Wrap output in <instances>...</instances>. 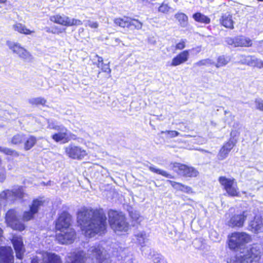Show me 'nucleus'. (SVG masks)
Instances as JSON below:
<instances>
[{"label": "nucleus", "instance_id": "obj_59", "mask_svg": "<svg viewBox=\"0 0 263 263\" xmlns=\"http://www.w3.org/2000/svg\"><path fill=\"white\" fill-rule=\"evenodd\" d=\"M201 151L203 152H204V153H211V152H209V151H208L206 150H204V149H202Z\"/></svg>", "mask_w": 263, "mask_h": 263}, {"label": "nucleus", "instance_id": "obj_17", "mask_svg": "<svg viewBox=\"0 0 263 263\" xmlns=\"http://www.w3.org/2000/svg\"><path fill=\"white\" fill-rule=\"evenodd\" d=\"M71 220V216L68 213L62 212L56 221V229L59 230L70 228Z\"/></svg>", "mask_w": 263, "mask_h": 263}, {"label": "nucleus", "instance_id": "obj_34", "mask_svg": "<svg viewBox=\"0 0 263 263\" xmlns=\"http://www.w3.org/2000/svg\"><path fill=\"white\" fill-rule=\"evenodd\" d=\"M129 215L132 219V224L133 226H135L136 224L140 223L143 219L142 217L140 215L139 213L136 211L130 212Z\"/></svg>", "mask_w": 263, "mask_h": 263}, {"label": "nucleus", "instance_id": "obj_31", "mask_svg": "<svg viewBox=\"0 0 263 263\" xmlns=\"http://www.w3.org/2000/svg\"><path fill=\"white\" fill-rule=\"evenodd\" d=\"M230 60L231 58L229 56L224 55H220L217 58V63H215L214 65H215L217 68H219L226 66L230 62Z\"/></svg>", "mask_w": 263, "mask_h": 263}, {"label": "nucleus", "instance_id": "obj_61", "mask_svg": "<svg viewBox=\"0 0 263 263\" xmlns=\"http://www.w3.org/2000/svg\"><path fill=\"white\" fill-rule=\"evenodd\" d=\"M228 112H229V111H227V110H225V111H224V114H228Z\"/></svg>", "mask_w": 263, "mask_h": 263}, {"label": "nucleus", "instance_id": "obj_19", "mask_svg": "<svg viewBox=\"0 0 263 263\" xmlns=\"http://www.w3.org/2000/svg\"><path fill=\"white\" fill-rule=\"evenodd\" d=\"M7 45L9 47L13 53L17 54L22 59H26L29 56V52L23 47L21 46L20 44L11 41H7Z\"/></svg>", "mask_w": 263, "mask_h": 263}, {"label": "nucleus", "instance_id": "obj_37", "mask_svg": "<svg viewBox=\"0 0 263 263\" xmlns=\"http://www.w3.org/2000/svg\"><path fill=\"white\" fill-rule=\"evenodd\" d=\"M114 23L123 28L129 27V17L117 18L114 21Z\"/></svg>", "mask_w": 263, "mask_h": 263}, {"label": "nucleus", "instance_id": "obj_2", "mask_svg": "<svg viewBox=\"0 0 263 263\" xmlns=\"http://www.w3.org/2000/svg\"><path fill=\"white\" fill-rule=\"evenodd\" d=\"M261 247L255 244L250 249H245L241 253L231 257L227 263H259Z\"/></svg>", "mask_w": 263, "mask_h": 263}, {"label": "nucleus", "instance_id": "obj_39", "mask_svg": "<svg viewBox=\"0 0 263 263\" xmlns=\"http://www.w3.org/2000/svg\"><path fill=\"white\" fill-rule=\"evenodd\" d=\"M29 103L31 105H44L46 103L47 101L44 98L37 97L31 98L28 101Z\"/></svg>", "mask_w": 263, "mask_h": 263}, {"label": "nucleus", "instance_id": "obj_49", "mask_svg": "<svg viewBox=\"0 0 263 263\" xmlns=\"http://www.w3.org/2000/svg\"><path fill=\"white\" fill-rule=\"evenodd\" d=\"M170 9V7L167 4H162L159 7V11L163 13H166Z\"/></svg>", "mask_w": 263, "mask_h": 263}, {"label": "nucleus", "instance_id": "obj_44", "mask_svg": "<svg viewBox=\"0 0 263 263\" xmlns=\"http://www.w3.org/2000/svg\"><path fill=\"white\" fill-rule=\"evenodd\" d=\"M81 25H82V22L81 20L75 18L71 19L68 17V26H71L73 25L80 26Z\"/></svg>", "mask_w": 263, "mask_h": 263}, {"label": "nucleus", "instance_id": "obj_8", "mask_svg": "<svg viewBox=\"0 0 263 263\" xmlns=\"http://www.w3.org/2000/svg\"><path fill=\"white\" fill-rule=\"evenodd\" d=\"M173 168L179 175L186 177H195L199 174L195 168L179 163H174Z\"/></svg>", "mask_w": 263, "mask_h": 263}, {"label": "nucleus", "instance_id": "obj_9", "mask_svg": "<svg viewBox=\"0 0 263 263\" xmlns=\"http://www.w3.org/2000/svg\"><path fill=\"white\" fill-rule=\"evenodd\" d=\"M60 232L57 234V239L63 245L72 243L76 238V232L73 229L69 228L59 230Z\"/></svg>", "mask_w": 263, "mask_h": 263}, {"label": "nucleus", "instance_id": "obj_14", "mask_svg": "<svg viewBox=\"0 0 263 263\" xmlns=\"http://www.w3.org/2000/svg\"><path fill=\"white\" fill-rule=\"evenodd\" d=\"M43 204V202L39 199L33 200L31 205L30 206V210L24 212L23 219L25 221H28L32 219L34 215L36 214L39 208Z\"/></svg>", "mask_w": 263, "mask_h": 263}, {"label": "nucleus", "instance_id": "obj_40", "mask_svg": "<svg viewBox=\"0 0 263 263\" xmlns=\"http://www.w3.org/2000/svg\"><path fill=\"white\" fill-rule=\"evenodd\" d=\"M250 55H246L243 54H238L236 56V59L238 62L241 64H245L248 65Z\"/></svg>", "mask_w": 263, "mask_h": 263}, {"label": "nucleus", "instance_id": "obj_21", "mask_svg": "<svg viewBox=\"0 0 263 263\" xmlns=\"http://www.w3.org/2000/svg\"><path fill=\"white\" fill-rule=\"evenodd\" d=\"M14 257L13 251L10 247L0 248V261L1 263H13Z\"/></svg>", "mask_w": 263, "mask_h": 263}, {"label": "nucleus", "instance_id": "obj_18", "mask_svg": "<svg viewBox=\"0 0 263 263\" xmlns=\"http://www.w3.org/2000/svg\"><path fill=\"white\" fill-rule=\"evenodd\" d=\"M142 252L145 257L152 259L154 263H165V260L163 256L152 250L149 247L143 248Z\"/></svg>", "mask_w": 263, "mask_h": 263}, {"label": "nucleus", "instance_id": "obj_7", "mask_svg": "<svg viewBox=\"0 0 263 263\" xmlns=\"http://www.w3.org/2000/svg\"><path fill=\"white\" fill-rule=\"evenodd\" d=\"M6 221L12 229L22 231L25 229V224L21 220V216L14 210H9L6 214Z\"/></svg>", "mask_w": 263, "mask_h": 263}, {"label": "nucleus", "instance_id": "obj_11", "mask_svg": "<svg viewBox=\"0 0 263 263\" xmlns=\"http://www.w3.org/2000/svg\"><path fill=\"white\" fill-rule=\"evenodd\" d=\"M24 195L23 188L21 186L14 188L12 190L3 191L0 194V204H2V200H13L17 198L22 199L23 198Z\"/></svg>", "mask_w": 263, "mask_h": 263}, {"label": "nucleus", "instance_id": "obj_36", "mask_svg": "<svg viewBox=\"0 0 263 263\" xmlns=\"http://www.w3.org/2000/svg\"><path fill=\"white\" fill-rule=\"evenodd\" d=\"M175 18L179 21L180 25L182 27H185L187 25V16L183 13H178L175 15Z\"/></svg>", "mask_w": 263, "mask_h": 263}, {"label": "nucleus", "instance_id": "obj_28", "mask_svg": "<svg viewBox=\"0 0 263 263\" xmlns=\"http://www.w3.org/2000/svg\"><path fill=\"white\" fill-rule=\"evenodd\" d=\"M37 140V138L32 135L25 136L24 140V149L26 151L30 149L36 144Z\"/></svg>", "mask_w": 263, "mask_h": 263}, {"label": "nucleus", "instance_id": "obj_27", "mask_svg": "<svg viewBox=\"0 0 263 263\" xmlns=\"http://www.w3.org/2000/svg\"><path fill=\"white\" fill-rule=\"evenodd\" d=\"M50 20L54 23L64 26H68V16L64 14H57L50 17Z\"/></svg>", "mask_w": 263, "mask_h": 263}, {"label": "nucleus", "instance_id": "obj_20", "mask_svg": "<svg viewBox=\"0 0 263 263\" xmlns=\"http://www.w3.org/2000/svg\"><path fill=\"white\" fill-rule=\"evenodd\" d=\"M17 258L22 259L25 252L23 239L21 237L14 236L11 240Z\"/></svg>", "mask_w": 263, "mask_h": 263}, {"label": "nucleus", "instance_id": "obj_50", "mask_svg": "<svg viewBox=\"0 0 263 263\" xmlns=\"http://www.w3.org/2000/svg\"><path fill=\"white\" fill-rule=\"evenodd\" d=\"M169 182L174 189L180 191L182 184L171 180H169Z\"/></svg>", "mask_w": 263, "mask_h": 263}, {"label": "nucleus", "instance_id": "obj_58", "mask_svg": "<svg viewBox=\"0 0 263 263\" xmlns=\"http://www.w3.org/2000/svg\"><path fill=\"white\" fill-rule=\"evenodd\" d=\"M196 49H197V51L198 52H200L201 50V48L200 47H198Z\"/></svg>", "mask_w": 263, "mask_h": 263}, {"label": "nucleus", "instance_id": "obj_54", "mask_svg": "<svg viewBox=\"0 0 263 263\" xmlns=\"http://www.w3.org/2000/svg\"><path fill=\"white\" fill-rule=\"evenodd\" d=\"M180 191L186 193H190L192 192V188L189 186L182 184Z\"/></svg>", "mask_w": 263, "mask_h": 263}, {"label": "nucleus", "instance_id": "obj_13", "mask_svg": "<svg viewBox=\"0 0 263 263\" xmlns=\"http://www.w3.org/2000/svg\"><path fill=\"white\" fill-rule=\"evenodd\" d=\"M66 154L71 158L82 159L87 155L86 152L81 147L70 144L65 148Z\"/></svg>", "mask_w": 263, "mask_h": 263}, {"label": "nucleus", "instance_id": "obj_29", "mask_svg": "<svg viewBox=\"0 0 263 263\" xmlns=\"http://www.w3.org/2000/svg\"><path fill=\"white\" fill-rule=\"evenodd\" d=\"M137 240L139 244L141 246V250L144 248L148 247L145 245V243L147 241L148 235L144 231H141L135 234Z\"/></svg>", "mask_w": 263, "mask_h": 263}, {"label": "nucleus", "instance_id": "obj_25", "mask_svg": "<svg viewBox=\"0 0 263 263\" xmlns=\"http://www.w3.org/2000/svg\"><path fill=\"white\" fill-rule=\"evenodd\" d=\"M43 263H62L60 256L54 253L45 252L42 254Z\"/></svg>", "mask_w": 263, "mask_h": 263}, {"label": "nucleus", "instance_id": "obj_47", "mask_svg": "<svg viewBox=\"0 0 263 263\" xmlns=\"http://www.w3.org/2000/svg\"><path fill=\"white\" fill-rule=\"evenodd\" d=\"M162 134H165L169 138H173L179 135V133L175 130H166L161 132Z\"/></svg>", "mask_w": 263, "mask_h": 263}, {"label": "nucleus", "instance_id": "obj_46", "mask_svg": "<svg viewBox=\"0 0 263 263\" xmlns=\"http://www.w3.org/2000/svg\"><path fill=\"white\" fill-rule=\"evenodd\" d=\"M186 40L181 39L179 43L176 44L175 49L176 50H182L185 47Z\"/></svg>", "mask_w": 263, "mask_h": 263}, {"label": "nucleus", "instance_id": "obj_24", "mask_svg": "<svg viewBox=\"0 0 263 263\" xmlns=\"http://www.w3.org/2000/svg\"><path fill=\"white\" fill-rule=\"evenodd\" d=\"M189 55V50H188L181 52L173 58L171 65L172 66H177L185 63L188 60Z\"/></svg>", "mask_w": 263, "mask_h": 263}, {"label": "nucleus", "instance_id": "obj_48", "mask_svg": "<svg viewBox=\"0 0 263 263\" xmlns=\"http://www.w3.org/2000/svg\"><path fill=\"white\" fill-rule=\"evenodd\" d=\"M255 104L257 109L263 111V100L261 99H256Z\"/></svg>", "mask_w": 263, "mask_h": 263}, {"label": "nucleus", "instance_id": "obj_45", "mask_svg": "<svg viewBox=\"0 0 263 263\" xmlns=\"http://www.w3.org/2000/svg\"><path fill=\"white\" fill-rule=\"evenodd\" d=\"M0 152L8 155H14L16 152L10 148L0 146Z\"/></svg>", "mask_w": 263, "mask_h": 263}, {"label": "nucleus", "instance_id": "obj_63", "mask_svg": "<svg viewBox=\"0 0 263 263\" xmlns=\"http://www.w3.org/2000/svg\"><path fill=\"white\" fill-rule=\"evenodd\" d=\"M258 1L262 2L263 0H258Z\"/></svg>", "mask_w": 263, "mask_h": 263}, {"label": "nucleus", "instance_id": "obj_52", "mask_svg": "<svg viewBox=\"0 0 263 263\" xmlns=\"http://www.w3.org/2000/svg\"><path fill=\"white\" fill-rule=\"evenodd\" d=\"M101 70L102 71L107 72L108 73H110L111 72V70L109 68V65L108 64H103L101 65Z\"/></svg>", "mask_w": 263, "mask_h": 263}, {"label": "nucleus", "instance_id": "obj_5", "mask_svg": "<svg viewBox=\"0 0 263 263\" xmlns=\"http://www.w3.org/2000/svg\"><path fill=\"white\" fill-rule=\"evenodd\" d=\"M109 222L115 232H127L129 228L125 215L122 212L110 210L108 212Z\"/></svg>", "mask_w": 263, "mask_h": 263}, {"label": "nucleus", "instance_id": "obj_56", "mask_svg": "<svg viewBox=\"0 0 263 263\" xmlns=\"http://www.w3.org/2000/svg\"><path fill=\"white\" fill-rule=\"evenodd\" d=\"M96 57L97 59V62H98V63L97 64V67L99 68H100L101 65H103L104 64L103 63V59L102 57H99L98 55H96Z\"/></svg>", "mask_w": 263, "mask_h": 263}, {"label": "nucleus", "instance_id": "obj_60", "mask_svg": "<svg viewBox=\"0 0 263 263\" xmlns=\"http://www.w3.org/2000/svg\"><path fill=\"white\" fill-rule=\"evenodd\" d=\"M7 0H0V3H5Z\"/></svg>", "mask_w": 263, "mask_h": 263}, {"label": "nucleus", "instance_id": "obj_32", "mask_svg": "<svg viewBox=\"0 0 263 263\" xmlns=\"http://www.w3.org/2000/svg\"><path fill=\"white\" fill-rule=\"evenodd\" d=\"M193 17L196 22L205 24H209L211 21L209 17L200 12H197L194 14Z\"/></svg>", "mask_w": 263, "mask_h": 263}, {"label": "nucleus", "instance_id": "obj_16", "mask_svg": "<svg viewBox=\"0 0 263 263\" xmlns=\"http://www.w3.org/2000/svg\"><path fill=\"white\" fill-rule=\"evenodd\" d=\"M236 140L234 138H230L220 148L218 155L217 158L219 160H223L228 156L231 149L234 147Z\"/></svg>", "mask_w": 263, "mask_h": 263}, {"label": "nucleus", "instance_id": "obj_15", "mask_svg": "<svg viewBox=\"0 0 263 263\" xmlns=\"http://www.w3.org/2000/svg\"><path fill=\"white\" fill-rule=\"evenodd\" d=\"M219 181L224 186L227 193L231 196H236L238 195L237 189L234 186V179L227 178L226 177H220Z\"/></svg>", "mask_w": 263, "mask_h": 263}, {"label": "nucleus", "instance_id": "obj_33", "mask_svg": "<svg viewBox=\"0 0 263 263\" xmlns=\"http://www.w3.org/2000/svg\"><path fill=\"white\" fill-rule=\"evenodd\" d=\"M250 59L249 66L255 67L259 69L263 68V61L261 60L253 55H250Z\"/></svg>", "mask_w": 263, "mask_h": 263}, {"label": "nucleus", "instance_id": "obj_43", "mask_svg": "<svg viewBox=\"0 0 263 263\" xmlns=\"http://www.w3.org/2000/svg\"><path fill=\"white\" fill-rule=\"evenodd\" d=\"M81 25H82V22L81 20L75 18L71 19L68 17V26H71L73 25L80 26Z\"/></svg>", "mask_w": 263, "mask_h": 263}, {"label": "nucleus", "instance_id": "obj_3", "mask_svg": "<svg viewBox=\"0 0 263 263\" xmlns=\"http://www.w3.org/2000/svg\"><path fill=\"white\" fill-rule=\"evenodd\" d=\"M47 128L58 132L51 136L52 139L56 142L64 144L67 143L71 139L76 138L74 135L72 134L63 125H58L55 120H48Z\"/></svg>", "mask_w": 263, "mask_h": 263}, {"label": "nucleus", "instance_id": "obj_10", "mask_svg": "<svg viewBox=\"0 0 263 263\" xmlns=\"http://www.w3.org/2000/svg\"><path fill=\"white\" fill-rule=\"evenodd\" d=\"M225 42L229 45L237 47H251L252 45V41L249 37L243 35H238L234 37H227Z\"/></svg>", "mask_w": 263, "mask_h": 263}, {"label": "nucleus", "instance_id": "obj_57", "mask_svg": "<svg viewBox=\"0 0 263 263\" xmlns=\"http://www.w3.org/2000/svg\"><path fill=\"white\" fill-rule=\"evenodd\" d=\"M6 178V176L4 172H0V181L3 182Z\"/></svg>", "mask_w": 263, "mask_h": 263}, {"label": "nucleus", "instance_id": "obj_51", "mask_svg": "<svg viewBox=\"0 0 263 263\" xmlns=\"http://www.w3.org/2000/svg\"><path fill=\"white\" fill-rule=\"evenodd\" d=\"M86 25L90 27L91 28H97L99 26V24L97 22H93L91 21H88L86 23Z\"/></svg>", "mask_w": 263, "mask_h": 263}, {"label": "nucleus", "instance_id": "obj_62", "mask_svg": "<svg viewBox=\"0 0 263 263\" xmlns=\"http://www.w3.org/2000/svg\"><path fill=\"white\" fill-rule=\"evenodd\" d=\"M175 2H177L178 0H174Z\"/></svg>", "mask_w": 263, "mask_h": 263}, {"label": "nucleus", "instance_id": "obj_55", "mask_svg": "<svg viewBox=\"0 0 263 263\" xmlns=\"http://www.w3.org/2000/svg\"><path fill=\"white\" fill-rule=\"evenodd\" d=\"M45 31L48 33H51L53 34L59 33L61 31H58L56 28H50L49 27H46Z\"/></svg>", "mask_w": 263, "mask_h": 263}, {"label": "nucleus", "instance_id": "obj_26", "mask_svg": "<svg viewBox=\"0 0 263 263\" xmlns=\"http://www.w3.org/2000/svg\"><path fill=\"white\" fill-rule=\"evenodd\" d=\"M219 21L220 23L224 27L231 29L234 28V22L232 20V15L230 12H227L222 13Z\"/></svg>", "mask_w": 263, "mask_h": 263}, {"label": "nucleus", "instance_id": "obj_42", "mask_svg": "<svg viewBox=\"0 0 263 263\" xmlns=\"http://www.w3.org/2000/svg\"><path fill=\"white\" fill-rule=\"evenodd\" d=\"M25 136V135L24 134H17L14 135L11 139V143L15 145L21 143L24 141Z\"/></svg>", "mask_w": 263, "mask_h": 263}, {"label": "nucleus", "instance_id": "obj_35", "mask_svg": "<svg viewBox=\"0 0 263 263\" xmlns=\"http://www.w3.org/2000/svg\"><path fill=\"white\" fill-rule=\"evenodd\" d=\"M148 168H149V170L153 173L161 175L164 176L166 178H173V176L172 175L168 174L165 171L156 168L153 165H151L149 166Z\"/></svg>", "mask_w": 263, "mask_h": 263}, {"label": "nucleus", "instance_id": "obj_1", "mask_svg": "<svg viewBox=\"0 0 263 263\" xmlns=\"http://www.w3.org/2000/svg\"><path fill=\"white\" fill-rule=\"evenodd\" d=\"M106 214L102 209H84L78 213V221L87 237L104 233L106 229Z\"/></svg>", "mask_w": 263, "mask_h": 263}, {"label": "nucleus", "instance_id": "obj_41", "mask_svg": "<svg viewBox=\"0 0 263 263\" xmlns=\"http://www.w3.org/2000/svg\"><path fill=\"white\" fill-rule=\"evenodd\" d=\"M215 62L210 59H203L199 61L198 62L194 63L195 66H209L214 65Z\"/></svg>", "mask_w": 263, "mask_h": 263}, {"label": "nucleus", "instance_id": "obj_12", "mask_svg": "<svg viewBox=\"0 0 263 263\" xmlns=\"http://www.w3.org/2000/svg\"><path fill=\"white\" fill-rule=\"evenodd\" d=\"M104 249L99 244L89 248L86 253L88 258L91 259V263H99L103 258Z\"/></svg>", "mask_w": 263, "mask_h": 263}, {"label": "nucleus", "instance_id": "obj_30", "mask_svg": "<svg viewBox=\"0 0 263 263\" xmlns=\"http://www.w3.org/2000/svg\"><path fill=\"white\" fill-rule=\"evenodd\" d=\"M12 28L20 33H23L25 34H30L32 32H34L33 31H31L29 29H27L26 27L21 23H16L13 25Z\"/></svg>", "mask_w": 263, "mask_h": 263}, {"label": "nucleus", "instance_id": "obj_38", "mask_svg": "<svg viewBox=\"0 0 263 263\" xmlns=\"http://www.w3.org/2000/svg\"><path fill=\"white\" fill-rule=\"evenodd\" d=\"M142 27V23L136 19L129 18V27L130 29H141Z\"/></svg>", "mask_w": 263, "mask_h": 263}, {"label": "nucleus", "instance_id": "obj_22", "mask_svg": "<svg viewBox=\"0 0 263 263\" xmlns=\"http://www.w3.org/2000/svg\"><path fill=\"white\" fill-rule=\"evenodd\" d=\"M249 230L252 232L258 233L263 231V218L256 215L249 225Z\"/></svg>", "mask_w": 263, "mask_h": 263}, {"label": "nucleus", "instance_id": "obj_4", "mask_svg": "<svg viewBox=\"0 0 263 263\" xmlns=\"http://www.w3.org/2000/svg\"><path fill=\"white\" fill-rule=\"evenodd\" d=\"M250 236L245 232H234L229 236L228 245L231 250L239 251L240 253L245 249H250L245 247L246 245L250 241Z\"/></svg>", "mask_w": 263, "mask_h": 263}, {"label": "nucleus", "instance_id": "obj_53", "mask_svg": "<svg viewBox=\"0 0 263 263\" xmlns=\"http://www.w3.org/2000/svg\"><path fill=\"white\" fill-rule=\"evenodd\" d=\"M31 263H43L42 256L41 257L37 256L33 257L31 259Z\"/></svg>", "mask_w": 263, "mask_h": 263}, {"label": "nucleus", "instance_id": "obj_23", "mask_svg": "<svg viewBox=\"0 0 263 263\" xmlns=\"http://www.w3.org/2000/svg\"><path fill=\"white\" fill-rule=\"evenodd\" d=\"M69 257L70 263H86L88 259L86 253L83 250H78L70 253Z\"/></svg>", "mask_w": 263, "mask_h": 263}, {"label": "nucleus", "instance_id": "obj_6", "mask_svg": "<svg viewBox=\"0 0 263 263\" xmlns=\"http://www.w3.org/2000/svg\"><path fill=\"white\" fill-rule=\"evenodd\" d=\"M248 211H235L234 208H230L226 214L228 224L229 227H242L248 215Z\"/></svg>", "mask_w": 263, "mask_h": 263}]
</instances>
